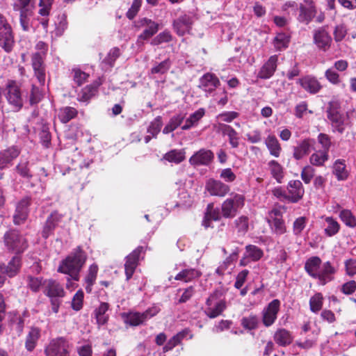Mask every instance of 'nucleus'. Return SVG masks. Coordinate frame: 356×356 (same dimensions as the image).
<instances>
[{
	"label": "nucleus",
	"instance_id": "nucleus-8",
	"mask_svg": "<svg viewBox=\"0 0 356 356\" xmlns=\"http://www.w3.org/2000/svg\"><path fill=\"white\" fill-rule=\"evenodd\" d=\"M3 239L7 248L17 254L23 252L28 247L26 239L16 230L7 232Z\"/></svg>",
	"mask_w": 356,
	"mask_h": 356
},
{
	"label": "nucleus",
	"instance_id": "nucleus-25",
	"mask_svg": "<svg viewBox=\"0 0 356 356\" xmlns=\"http://www.w3.org/2000/svg\"><path fill=\"white\" fill-rule=\"evenodd\" d=\"M299 12L298 20L305 24H309L317 13L314 5H304L302 3L299 6Z\"/></svg>",
	"mask_w": 356,
	"mask_h": 356
},
{
	"label": "nucleus",
	"instance_id": "nucleus-55",
	"mask_svg": "<svg viewBox=\"0 0 356 356\" xmlns=\"http://www.w3.org/2000/svg\"><path fill=\"white\" fill-rule=\"evenodd\" d=\"M289 42V37L283 33H278L274 39V45L276 49H281L287 47Z\"/></svg>",
	"mask_w": 356,
	"mask_h": 356
},
{
	"label": "nucleus",
	"instance_id": "nucleus-62",
	"mask_svg": "<svg viewBox=\"0 0 356 356\" xmlns=\"http://www.w3.org/2000/svg\"><path fill=\"white\" fill-rule=\"evenodd\" d=\"M315 170L310 165L305 166L301 172V177L305 184H309L314 176Z\"/></svg>",
	"mask_w": 356,
	"mask_h": 356
},
{
	"label": "nucleus",
	"instance_id": "nucleus-64",
	"mask_svg": "<svg viewBox=\"0 0 356 356\" xmlns=\"http://www.w3.org/2000/svg\"><path fill=\"white\" fill-rule=\"evenodd\" d=\"M40 138L44 146L48 147L51 143V135L47 126H42L40 132Z\"/></svg>",
	"mask_w": 356,
	"mask_h": 356
},
{
	"label": "nucleus",
	"instance_id": "nucleus-34",
	"mask_svg": "<svg viewBox=\"0 0 356 356\" xmlns=\"http://www.w3.org/2000/svg\"><path fill=\"white\" fill-rule=\"evenodd\" d=\"M221 218V214L218 209H213L212 204H209L207 212L202 221V225L207 228L211 227V220H219Z\"/></svg>",
	"mask_w": 356,
	"mask_h": 356
},
{
	"label": "nucleus",
	"instance_id": "nucleus-12",
	"mask_svg": "<svg viewBox=\"0 0 356 356\" xmlns=\"http://www.w3.org/2000/svg\"><path fill=\"white\" fill-rule=\"evenodd\" d=\"M6 99L15 109H19L23 105L22 98L19 87L15 82L9 83L6 88Z\"/></svg>",
	"mask_w": 356,
	"mask_h": 356
},
{
	"label": "nucleus",
	"instance_id": "nucleus-42",
	"mask_svg": "<svg viewBox=\"0 0 356 356\" xmlns=\"http://www.w3.org/2000/svg\"><path fill=\"white\" fill-rule=\"evenodd\" d=\"M329 159L328 153L326 152L318 150L313 153L310 158V163L315 166H323L325 161Z\"/></svg>",
	"mask_w": 356,
	"mask_h": 356
},
{
	"label": "nucleus",
	"instance_id": "nucleus-58",
	"mask_svg": "<svg viewBox=\"0 0 356 356\" xmlns=\"http://www.w3.org/2000/svg\"><path fill=\"white\" fill-rule=\"evenodd\" d=\"M307 218L306 217H299L298 218L293 222V234L296 236L300 234L302 231L305 229L306 226Z\"/></svg>",
	"mask_w": 356,
	"mask_h": 356
},
{
	"label": "nucleus",
	"instance_id": "nucleus-23",
	"mask_svg": "<svg viewBox=\"0 0 356 356\" xmlns=\"http://www.w3.org/2000/svg\"><path fill=\"white\" fill-rule=\"evenodd\" d=\"M192 19L190 16L184 15L175 19L173 28L179 35H184L188 33L191 29Z\"/></svg>",
	"mask_w": 356,
	"mask_h": 356
},
{
	"label": "nucleus",
	"instance_id": "nucleus-43",
	"mask_svg": "<svg viewBox=\"0 0 356 356\" xmlns=\"http://www.w3.org/2000/svg\"><path fill=\"white\" fill-rule=\"evenodd\" d=\"M268 167L273 177L275 179L277 182L281 183L284 177L283 168L282 165L277 161L272 160L268 163Z\"/></svg>",
	"mask_w": 356,
	"mask_h": 356
},
{
	"label": "nucleus",
	"instance_id": "nucleus-32",
	"mask_svg": "<svg viewBox=\"0 0 356 356\" xmlns=\"http://www.w3.org/2000/svg\"><path fill=\"white\" fill-rule=\"evenodd\" d=\"M332 172L339 181L346 180L348 177L345 160L337 159L333 164Z\"/></svg>",
	"mask_w": 356,
	"mask_h": 356
},
{
	"label": "nucleus",
	"instance_id": "nucleus-29",
	"mask_svg": "<svg viewBox=\"0 0 356 356\" xmlns=\"http://www.w3.org/2000/svg\"><path fill=\"white\" fill-rule=\"evenodd\" d=\"M218 130L221 131L223 135H226L229 138V144L233 148L238 147V133L229 125L220 123L218 125Z\"/></svg>",
	"mask_w": 356,
	"mask_h": 356
},
{
	"label": "nucleus",
	"instance_id": "nucleus-30",
	"mask_svg": "<svg viewBox=\"0 0 356 356\" xmlns=\"http://www.w3.org/2000/svg\"><path fill=\"white\" fill-rule=\"evenodd\" d=\"M19 267L20 257L19 256H15L7 266L5 264L0 265V270H1V272L4 273L6 275L11 277L17 273Z\"/></svg>",
	"mask_w": 356,
	"mask_h": 356
},
{
	"label": "nucleus",
	"instance_id": "nucleus-24",
	"mask_svg": "<svg viewBox=\"0 0 356 356\" xmlns=\"http://www.w3.org/2000/svg\"><path fill=\"white\" fill-rule=\"evenodd\" d=\"M298 83L305 90L311 94L317 93L322 88L319 81L315 77L311 76H306L299 79Z\"/></svg>",
	"mask_w": 356,
	"mask_h": 356
},
{
	"label": "nucleus",
	"instance_id": "nucleus-7",
	"mask_svg": "<svg viewBox=\"0 0 356 356\" xmlns=\"http://www.w3.org/2000/svg\"><path fill=\"white\" fill-rule=\"evenodd\" d=\"M72 346L67 339L63 337L53 339L46 347V356H70Z\"/></svg>",
	"mask_w": 356,
	"mask_h": 356
},
{
	"label": "nucleus",
	"instance_id": "nucleus-60",
	"mask_svg": "<svg viewBox=\"0 0 356 356\" xmlns=\"http://www.w3.org/2000/svg\"><path fill=\"white\" fill-rule=\"evenodd\" d=\"M170 67V61L169 59H166L155 67H152L151 72L152 74H165Z\"/></svg>",
	"mask_w": 356,
	"mask_h": 356
},
{
	"label": "nucleus",
	"instance_id": "nucleus-18",
	"mask_svg": "<svg viewBox=\"0 0 356 356\" xmlns=\"http://www.w3.org/2000/svg\"><path fill=\"white\" fill-rule=\"evenodd\" d=\"M213 156L211 150L201 149L190 158L189 163L192 165H207L213 160Z\"/></svg>",
	"mask_w": 356,
	"mask_h": 356
},
{
	"label": "nucleus",
	"instance_id": "nucleus-20",
	"mask_svg": "<svg viewBox=\"0 0 356 356\" xmlns=\"http://www.w3.org/2000/svg\"><path fill=\"white\" fill-rule=\"evenodd\" d=\"M287 189L289 191V201L296 203L302 199L305 191L300 180H291L289 182Z\"/></svg>",
	"mask_w": 356,
	"mask_h": 356
},
{
	"label": "nucleus",
	"instance_id": "nucleus-56",
	"mask_svg": "<svg viewBox=\"0 0 356 356\" xmlns=\"http://www.w3.org/2000/svg\"><path fill=\"white\" fill-rule=\"evenodd\" d=\"M234 224L238 233L245 234L248 229V218L246 216L238 218Z\"/></svg>",
	"mask_w": 356,
	"mask_h": 356
},
{
	"label": "nucleus",
	"instance_id": "nucleus-57",
	"mask_svg": "<svg viewBox=\"0 0 356 356\" xmlns=\"http://www.w3.org/2000/svg\"><path fill=\"white\" fill-rule=\"evenodd\" d=\"M83 292L79 290L74 296L72 300V307L75 311H79L83 307Z\"/></svg>",
	"mask_w": 356,
	"mask_h": 356
},
{
	"label": "nucleus",
	"instance_id": "nucleus-21",
	"mask_svg": "<svg viewBox=\"0 0 356 356\" xmlns=\"http://www.w3.org/2000/svg\"><path fill=\"white\" fill-rule=\"evenodd\" d=\"M200 88L207 92H211L220 85L218 77L211 73H207L200 79Z\"/></svg>",
	"mask_w": 356,
	"mask_h": 356
},
{
	"label": "nucleus",
	"instance_id": "nucleus-63",
	"mask_svg": "<svg viewBox=\"0 0 356 356\" xmlns=\"http://www.w3.org/2000/svg\"><path fill=\"white\" fill-rule=\"evenodd\" d=\"M318 141L322 145V151L328 153L332 144L330 136L325 134L321 133L318 136Z\"/></svg>",
	"mask_w": 356,
	"mask_h": 356
},
{
	"label": "nucleus",
	"instance_id": "nucleus-17",
	"mask_svg": "<svg viewBox=\"0 0 356 356\" xmlns=\"http://www.w3.org/2000/svg\"><path fill=\"white\" fill-rule=\"evenodd\" d=\"M277 55L271 56L260 68L257 77L261 79H268L273 76L277 69Z\"/></svg>",
	"mask_w": 356,
	"mask_h": 356
},
{
	"label": "nucleus",
	"instance_id": "nucleus-38",
	"mask_svg": "<svg viewBox=\"0 0 356 356\" xmlns=\"http://www.w3.org/2000/svg\"><path fill=\"white\" fill-rule=\"evenodd\" d=\"M109 305L106 302H102L98 308L95 310V315L97 323L99 325L106 324L108 320V316L106 314L108 311Z\"/></svg>",
	"mask_w": 356,
	"mask_h": 356
},
{
	"label": "nucleus",
	"instance_id": "nucleus-26",
	"mask_svg": "<svg viewBox=\"0 0 356 356\" xmlns=\"http://www.w3.org/2000/svg\"><path fill=\"white\" fill-rule=\"evenodd\" d=\"M214 298V296H211L208 298L206 302L209 307L204 312L206 315L211 318L218 316L226 308V304L224 300L218 301L215 304L214 307H212L211 305Z\"/></svg>",
	"mask_w": 356,
	"mask_h": 356
},
{
	"label": "nucleus",
	"instance_id": "nucleus-36",
	"mask_svg": "<svg viewBox=\"0 0 356 356\" xmlns=\"http://www.w3.org/2000/svg\"><path fill=\"white\" fill-rule=\"evenodd\" d=\"M40 336V331L37 327H31L26 336L25 347L27 350L32 351Z\"/></svg>",
	"mask_w": 356,
	"mask_h": 356
},
{
	"label": "nucleus",
	"instance_id": "nucleus-9",
	"mask_svg": "<svg viewBox=\"0 0 356 356\" xmlns=\"http://www.w3.org/2000/svg\"><path fill=\"white\" fill-rule=\"evenodd\" d=\"M14 43L10 25L4 16L0 14V46L6 51H11Z\"/></svg>",
	"mask_w": 356,
	"mask_h": 356
},
{
	"label": "nucleus",
	"instance_id": "nucleus-28",
	"mask_svg": "<svg viewBox=\"0 0 356 356\" xmlns=\"http://www.w3.org/2000/svg\"><path fill=\"white\" fill-rule=\"evenodd\" d=\"M62 216L57 211H54L47 219L42 231V236L45 238H48L53 232L58 222L60 220Z\"/></svg>",
	"mask_w": 356,
	"mask_h": 356
},
{
	"label": "nucleus",
	"instance_id": "nucleus-51",
	"mask_svg": "<svg viewBox=\"0 0 356 356\" xmlns=\"http://www.w3.org/2000/svg\"><path fill=\"white\" fill-rule=\"evenodd\" d=\"M163 125L162 118L157 116L150 124L147 129V132L153 137H156L160 132L161 128Z\"/></svg>",
	"mask_w": 356,
	"mask_h": 356
},
{
	"label": "nucleus",
	"instance_id": "nucleus-44",
	"mask_svg": "<svg viewBox=\"0 0 356 356\" xmlns=\"http://www.w3.org/2000/svg\"><path fill=\"white\" fill-rule=\"evenodd\" d=\"M245 255L252 261H257L264 255L263 250L254 245H248L245 247Z\"/></svg>",
	"mask_w": 356,
	"mask_h": 356
},
{
	"label": "nucleus",
	"instance_id": "nucleus-22",
	"mask_svg": "<svg viewBox=\"0 0 356 356\" xmlns=\"http://www.w3.org/2000/svg\"><path fill=\"white\" fill-rule=\"evenodd\" d=\"M314 140L311 138H306L300 141L296 147L293 148V156L296 160H300L308 155L313 147Z\"/></svg>",
	"mask_w": 356,
	"mask_h": 356
},
{
	"label": "nucleus",
	"instance_id": "nucleus-3",
	"mask_svg": "<svg viewBox=\"0 0 356 356\" xmlns=\"http://www.w3.org/2000/svg\"><path fill=\"white\" fill-rule=\"evenodd\" d=\"M134 27L137 31L143 30L138 35L136 44L142 46L144 42L149 40L159 30V24L149 18L141 17L134 22Z\"/></svg>",
	"mask_w": 356,
	"mask_h": 356
},
{
	"label": "nucleus",
	"instance_id": "nucleus-59",
	"mask_svg": "<svg viewBox=\"0 0 356 356\" xmlns=\"http://www.w3.org/2000/svg\"><path fill=\"white\" fill-rule=\"evenodd\" d=\"M347 34V29L343 24H339L335 26L333 35L334 40L337 42H341L343 40Z\"/></svg>",
	"mask_w": 356,
	"mask_h": 356
},
{
	"label": "nucleus",
	"instance_id": "nucleus-40",
	"mask_svg": "<svg viewBox=\"0 0 356 356\" xmlns=\"http://www.w3.org/2000/svg\"><path fill=\"white\" fill-rule=\"evenodd\" d=\"M271 155L275 157H279L282 148L279 141L275 136H268L265 142Z\"/></svg>",
	"mask_w": 356,
	"mask_h": 356
},
{
	"label": "nucleus",
	"instance_id": "nucleus-54",
	"mask_svg": "<svg viewBox=\"0 0 356 356\" xmlns=\"http://www.w3.org/2000/svg\"><path fill=\"white\" fill-rule=\"evenodd\" d=\"M340 218L341 220L350 227L356 226V220L349 210H343L340 213Z\"/></svg>",
	"mask_w": 356,
	"mask_h": 356
},
{
	"label": "nucleus",
	"instance_id": "nucleus-4",
	"mask_svg": "<svg viewBox=\"0 0 356 356\" xmlns=\"http://www.w3.org/2000/svg\"><path fill=\"white\" fill-rule=\"evenodd\" d=\"M35 0H15L13 9L19 12L20 25L24 31H28L31 26V17L33 15Z\"/></svg>",
	"mask_w": 356,
	"mask_h": 356
},
{
	"label": "nucleus",
	"instance_id": "nucleus-16",
	"mask_svg": "<svg viewBox=\"0 0 356 356\" xmlns=\"http://www.w3.org/2000/svg\"><path fill=\"white\" fill-rule=\"evenodd\" d=\"M31 204V200L29 197H24L20 200L16 207V210L13 216V222L15 225L23 223L27 218Z\"/></svg>",
	"mask_w": 356,
	"mask_h": 356
},
{
	"label": "nucleus",
	"instance_id": "nucleus-53",
	"mask_svg": "<svg viewBox=\"0 0 356 356\" xmlns=\"http://www.w3.org/2000/svg\"><path fill=\"white\" fill-rule=\"evenodd\" d=\"M54 0H39L38 10L39 15L43 17H47L49 15L50 10L52 7Z\"/></svg>",
	"mask_w": 356,
	"mask_h": 356
},
{
	"label": "nucleus",
	"instance_id": "nucleus-49",
	"mask_svg": "<svg viewBox=\"0 0 356 356\" xmlns=\"http://www.w3.org/2000/svg\"><path fill=\"white\" fill-rule=\"evenodd\" d=\"M268 222L270 224L273 232L276 234L281 235L286 232V226L282 218H274L271 222L270 220H268Z\"/></svg>",
	"mask_w": 356,
	"mask_h": 356
},
{
	"label": "nucleus",
	"instance_id": "nucleus-1",
	"mask_svg": "<svg viewBox=\"0 0 356 356\" xmlns=\"http://www.w3.org/2000/svg\"><path fill=\"white\" fill-rule=\"evenodd\" d=\"M87 258L86 252L79 246L60 261L58 272L69 275L74 281H79L80 278L79 273Z\"/></svg>",
	"mask_w": 356,
	"mask_h": 356
},
{
	"label": "nucleus",
	"instance_id": "nucleus-10",
	"mask_svg": "<svg viewBox=\"0 0 356 356\" xmlns=\"http://www.w3.org/2000/svg\"><path fill=\"white\" fill-rule=\"evenodd\" d=\"M159 311L160 308L159 307L153 306L143 313L131 312L127 315L125 322L131 326H138L156 316Z\"/></svg>",
	"mask_w": 356,
	"mask_h": 356
},
{
	"label": "nucleus",
	"instance_id": "nucleus-31",
	"mask_svg": "<svg viewBox=\"0 0 356 356\" xmlns=\"http://www.w3.org/2000/svg\"><path fill=\"white\" fill-rule=\"evenodd\" d=\"M19 154L15 147H11L0 152V169H3Z\"/></svg>",
	"mask_w": 356,
	"mask_h": 356
},
{
	"label": "nucleus",
	"instance_id": "nucleus-50",
	"mask_svg": "<svg viewBox=\"0 0 356 356\" xmlns=\"http://www.w3.org/2000/svg\"><path fill=\"white\" fill-rule=\"evenodd\" d=\"M96 91L97 86H87L81 90L78 99L79 101L86 102L95 95Z\"/></svg>",
	"mask_w": 356,
	"mask_h": 356
},
{
	"label": "nucleus",
	"instance_id": "nucleus-39",
	"mask_svg": "<svg viewBox=\"0 0 356 356\" xmlns=\"http://www.w3.org/2000/svg\"><path fill=\"white\" fill-rule=\"evenodd\" d=\"M77 115L76 108L70 106L63 107L59 110L58 118L63 123H67Z\"/></svg>",
	"mask_w": 356,
	"mask_h": 356
},
{
	"label": "nucleus",
	"instance_id": "nucleus-35",
	"mask_svg": "<svg viewBox=\"0 0 356 356\" xmlns=\"http://www.w3.org/2000/svg\"><path fill=\"white\" fill-rule=\"evenodd\" d=\"M321 260L318 257H312L307 260L305 264V270L307 273L315 278L321 266Z\"/></svg>",
	"mask_w": 356,
	"mask_h": 356
},
{
	"label": "nucleus",
	"instance_id": "nucleus-13",
	"mask_svg": "<svg viewBox=\"0 0 356 356\" xmlns=\"http://www.w3.org/2000/svg\"><path fill=\"white\" fill-rule=\"evenodd\" d=\"M143 251V247H138L131 253L126 257L124 264V270L127 280H129L132 277L138 264L140 253Z\"/></svg>",
	"mask_w": 356,
	"mask_h": 356
},
{
	"label": "nucleus",
	"instance_id": "nucleus-27",
	"mask_svg": "<svg viewBox=\"0 0 356 356\" xmlns=\"http://www.w3.org/2000/svg\"><path fill=\"white\" fill-rule=\"evenodd\" d=\"M334 268L332 266L330 262L327 261L323 264L321 268L319 269L316 279H318L321 284L324 285L333 279V274L334 273Z\"/></svg>",
	"mask_w": 356,
	"mask_h": 356
},
{
	"label": "nucleus",
	"instance_id": "nucleus-52",
	"mask_svg": "<svg viewBox=\"0 0 356 356\" xmlns=\"http://www.w3.org/2000/svg\"><path fill=\"white\" fill-rule=\"evenodd\" d=\"M42 98V93L40 88L35 85H32L30 94L29 95V101L31 105L37 104Z\"/></svg>",
	"mask_w": 356,
	"mask_h": 356
},
{
	"label": "nucleus",
	"instance_id": "nucleus-47",
	"mask_svg": "<svg viewBox=\"0 0 356 356\" xmlns=\"http://www.w3.org/2000/svg\"><path fill=\"white\" fill-rule=\"evenodd\" d=\"M323 298L321 293H317L309 300V307L312 312L317 313L323 307Z\"/></svg>",
	"mask_w": 356,
	"mask_h": 356
},
{
	"label": "nucleus",
	"instance_id": "nucleus-15",
	"mask_svg": "<svg viewBox=\"0 0 356 356\" xmlns=\"http://www.w3.org/2000/svg\"><path fill=\"white\" fill-rule=\"evenodd\" d=\"M205 188L211 195L218 197L225 196L230 190L228 185L213 179H209L207 181Z\"/></svg>",
	"mask_w": 356,
	"mask_h": 356
},
{
	"label": "nucleus",
	"instance_id": "nucleus-14",
	"mask_svg": "<svg viewBox=\"0 0 356 356\" xmlns=\"http://www.w3.org/2000/svg\"><path fill=\"white\" fill-rule=\"evenodd\" d=\"M280 301L277 299L272 300L263 311V323L266 326H270L277 318L280 310Z\"/></svg>",
	"mask_w": 356,
	"mask_h": 356
},
{
	"label": "nucleus",
	"instance_id": "nucleus-61",
	"mask_svg": "<svg viewBox=\"0 0 356 356\" xmlns=\"http://www.w3.org/2000/svg\"><path fill=\"white\" fill-rule=\"evenodd\" d=\"M325 76L329 82L337 85L341 82L339 74L333 69L329 68L325 72Z\"/></svg>",
	"mask_w": 356,
	"mask_h": 356
},
{
	"label": "nucleus",
	"instance_id": "nucleus-33",
	"mask_svg": "<svg viewBox=\"0 0 356 356\" xmlns=\"http://www.w3.org/2000/svg\"><path fill=\"white\" fill-rule=\"evenodd\" d=\"M275 341L280 346H286L293 341L291 333L285 329H278L274 334Z\"/></svg>",
	"mask_w": 356,
	"mask_h": 356
},
{
	"label": "nucleus",
	"instance_id": "nucleus-46",
	"mask_svg": "<svg viewBox=\"0 0 356 356\" xmlns=\"http://www.w3.org/2000/svg\"><path fill=\"white\" fill-rule=\"evenodd\" d=\"M184 117L181 115L173 116L168 124L164 127L163 133L168 134L175 130L183 122Z\"/></svg>",
	"mask_w": 356,
	"mask_h": 356
},
{
	"label": "nucleus",
	"instance_id": "nucleus-11",
	"mask_svg": "<svg viewBox=\"0 0 356 356\" xmlns=\"http://www.w3.org/2000/svg\"><path fill=\"white\" fill-rule=\"evenodd\" d=\"M314 43L321 51H327L332 44V38L324 27L314 30L313 35Z\"/></svg>",
	"mask_w": 356,
	"mask_h": 356
},
{
	"label": "nucleus",
	"instance_id": "nucleus-6",
	"mask_svg": "<svg viewBox=\"0 0 356 356\" xmlns=\"http://www.w3.org/2000/svg\"><path fill=\"white\" fill-rule=\"evenodd\" d=\"M245 197L240 194H234L226 199L221 205L222 216L225 218L236 216L239 209L243 207Z\"/></svg>",
	"mask_w": 356,
	"mask_h": 356
},
{
	"label": "nucleus",
	"instance_id": "nucleus-48",
	"mask_svg": "<svg viewBox=\"0 0 356 356\" xmlns=\"http://www.w3.org/2000/svg\"><path fill=\"white\" fill-rule=\"evenodd\" d=\"M172 40V35L169 31L165 30L164 31L158 34L150 42L153 46H157L162 43L169 42Z\"/></svg>",
	"mask_w": 356,
	"mask_h": 356
},
{
	"label": "nucleus",
	"instance_id": "nucleus-45",
	"mask_svg": "<svg viewBox=\"0 0 356 356\" xmlns=\"http://www.w3.org/2000/svg\"><path fill=\"white\" fill-rule=\"evenodd\" d=\"M327 226L325 228V233L328 236H332L338 233L339 224L332 217H326L325 219Z\"/></svg>",
	"mask_w": 356,
	"mask_h": 356
},
{
	"label": "nucleus",
	"instance_id": "nucleus-41",
	"mask_svg": "<svg viewBox=\"0 0 356 356\" xmlns=\"http://www.w3.org/2000/svg\"><path fill=\"white\" fill-rule=\"evenodd\" d=\"M201 275V273L194 269V268H189V269H184L179 272L175 277L177 280H182L186 282H190L192 280L199 277Z\"/></svg>",
	"mask_w": 356,
	"mask_h": 356
},
{
	"label": "nucleus",
	"instance_id": "nucleus-5",
	"mask_svg": "<svg viewBox=\"0 0 356 356\" xmlns=\"http://www.w3.org/2000/svg\"><path fill=\"white\" fill-rule=\"evenodd\" d=\"M326 112L333 130L340 134L343 133L346 117L340 112L339 104L337 102H330Z\"/></svg>",
	"mask_w": 356,
	"mask_h": 356
},
{
	"label": "nucleus",
	"instance_id": "nucleus-37",
	"mask_svg": "<svg viewBox=\"0 0 356 356\" xmlns=\"http://www.w3.org/2000/svg\"><path fill=\"white\" fill-rule=\"evenodd\" d=\"M185 154L184 149H175L165 153L163 156V159L171 163H180L185 160Z\"/></svg>",
	"mask_w": 356,
	"mask_h": 356
},
{
	"label": "nucleus",
	"instance_id": "nucleus-2",
	"mask_svg": "<svg viewBox=\"0 0 356 356\" xmlns=\"http://www.w3.org/2000/svg\"><path fill=\"white\" fill-rule=\"evenodd\" d=\"M35 48L40 52L34 53L31 56L32 67L34 74L40 85L44 86L46 79V70L44 63V59L47 51V45L42 41H39Z\"/></svg>",
	"mask_w": 356,
	"mask_h": 356
},
{
	"label": "nucleus",
	"instance_id": "nucleus-19",
	"mask_svg": "<svg viewBox=\"0 0 356 356\" xmlns=\"http://www.w3.org/2000/svg\"><path fill=\"white\" fill-rule=\"evenodd\" d=\"M43 289L44 293L51 298H61L65 296L62 286L53 280L44 281Z\"/></svg>",
	"mask_w": 356,
	"mask_h": 356
}]
</instances>
